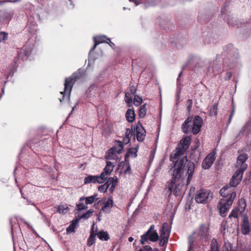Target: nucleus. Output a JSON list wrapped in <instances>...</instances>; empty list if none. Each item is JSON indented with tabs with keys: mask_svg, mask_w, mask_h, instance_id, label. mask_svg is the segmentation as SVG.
I'll return each mask as SVG.
<instances>
[{
	"mask_svg": "<svg viewBox=\"0 0 251 251\" xmlns=\"http://www.w3.org/2000/svg\"><path fill=\"white\" fill-rule=\"evenodd\" d=\"M234 112H235V109L233 108V109L232 110V111H231L230 115L228 117V123H227L228 125H229L230 123V122L232 120V117L234 115Z\"/></svg>",
	"mask_w": 251,
	"mask_h": 251,
	"instance_id": "46",
	"label": "nucleus"
},
{
	"mask_svg": "<svg viewBox=\"0 0 251 251\" xmlns=\"http://www.w3.org/2000/svg\"><path fill=\"white\" fill-rule=\"evenodd\" d=\"M250 230L248 217L246 216H244L243 218L241 226V231L243 234L246 235L250 232Z\"/></svg>",
	"mask_w": 251,
	"mask_h": 251,
	"instance_id": "18",
	"label": "nucleus"
},
{
	"mask_svg": "<svg viewBox=\"0 0 251 251\" xmlns=\"http://www.w3.org/2000/svg\"><path fill=\"white\" fill-rule=\"evenodd\" d=\"M250 122H247L246 124L241 128L239 133L236 136L235 139L238 138L240 136L242 135L244 132L246 131V130L250 126Z\"/></svg>",
	"mask_w": 251,
	"mask_h": 251,
	"instance_id": "32",
	"label": "nucleus"
},
{
	"mask_svg": "<svg viewBox=\"0 0 251 251\" xmlns=\"http://www.w3.org/2000/svg\"><path fill=\"white\" fill-rule=\"evenodd\" d=\"M248 158V156L247 153H242L240 154L237 158V163L242 164V166L240 168H242L243 166V165H247L245 164V162L247 160Z\"/></svg>",
	"mask_w": 251,
	"mask_h": 251,
	"instance_id": "24",
	"label": "nucleus"
},
{
	"mask_svg": "<svg viewBox=\"0 0 251 251\" xmlns=\"http://www.w3.org/2000/svg\"><path fill=\"white\" fill-rule=\"evenodd\" d=\"M20 193H21V194L22 195V198H24V199H25V197L23 193L22 190H20Z\"/></svg>",
	"mask_w": 251,
	"mask_h": 251,
	"instance_id": "61",
	"label": "nucleus"
},
{
	"mask_svg": "<svg viewBox=\"0 0 251 251\" xmlns=\"http://www.w3.org/2000/svg\"><path fill=\"white\" fill-rule=\"evenodd\" d=\"M10 15L8 13H5L3 15V18L4 20H8L10 18Z\"/></svg>",
	"mask_w": 251,
	"mask_h": 251,
	"instance_id": "52",
	"label": "nucleus"
},
{
	"mask_svg": "<svg viewBox=\"0 0 251 251\" xmlns=\"http://www.w3.org/2000/svg\"><path fill=\"white\" fill-rule=\"evenodd\" d=\"M8 38V34L4 32L0 33V42L4 41Z\"/></svg>",
	"mask_w": 251,
	"mask_h": 251,
	"instance_id": "41",
	"label": "nucleus"
},
{
	"mask_svg": "<svg viewBox=\"0 0 251 251\" xmlns=\"http://www.w3.org/2000/svg\"><path fill=\"white\" fill-rule=\"evenodd\" d=\"M105 38L106 39L107 38L105 36H104V35H100V36H99L98 37H94V41L95 43H94L93 47L91 49V50L90 51V53L96 49V48L98 45H99L100 43L105 42L104 41Z\"/></svg>",
	"mask_w": 251,
	"mask_h": 251,
	"instance_id": "21",
	"label": "nucleus"
},
{
	"mask_svg": "<svg viewBox=\"0 0 251 251\" xmlns=\"http://www.w3.org/2000/svg\"><path fill=\"white\" fill-rule=\"evenodd\" d=\"M31 51L30 48H25L21 50L17 55L18 59H20L22 60H26L28 55L30 54Z\"/></svg>",
	"mask_w": 251,
	"mask_h": 251,
	"instance_id": "17",
	"label": "nucleus"
},
{
	"mask_svg": "<svg viewBox=\"0 0 251 251\" xmlns=\"http://www.w3.org/2000/svg\"><path fill=\"white\" fill-rule=\"evenodd\" d=\"M208 71L210 72L211 70L213 71L215 75L218 74L221 71V65L217 64V62L211 63L208 68Z\"/></svg>",
	"mask_w": 251,
	"mask_h": 251,
	"instance_id": "20",
	"label": "nucleus"
},
{
	"mask_svg": "<svg viewBox=\"0 0 251 251\" xmlns=\"http://www.w3.org/2000/svg\"><path fill=\"white\" fill-rule=\"evenodd\" d=\"M129 1L130 2H133L135 4V6H137L140 4V2L137 0H129Z\"/></svg>",
	"mask_w": 251,
	"mask_h": 251,
	"instance_id": "56",
	"label": "nucleus"
},
{
	"mask_svg": "<svg viewBox=\"0 0 251 251\" xmlns=\"http://www.w3.org/2000/svg\"><path fill=\"white\" fill-rule=\"evenodd\" d=\"M21 0H8L7 2H12V3H16L20 1Z\"/></svg>",
	"mask_w": 251,
	"mask_h": 251,
	"instance_id": "57",
	"label": "nucleus"
},
{
	"mask_svg": "<svg viewBox=\"0 0 251 251\" xmlns=\"http://www.w3.org/2000/svg\"><path fill=\"white\" fill-rule=\"evenodd\" d=\"M193 243V239H191V237H190L189 238V250L188 251H190V249L192 248Z\"/></svg>",
	"mask_w": 251,
	"mask_h": 251,
	"instance_id": "51",
	"label": "nucleus"
},
{
	"mask_svg": "<svg viewBox=\"0 0 251 251\" xmlns=\"http://www.w3.org/2000/svg\"><path fill=\"white\" fill-rule=\"evenodd\" d=\"M103 176V175L102 174H100V176H99V175H96V176L89 175L85 177L84 183L85 184L90 183H102L105 181L102 178Z\"/></svg>",
	"mask_w": 251,
	"mask_h": 251,
	"instance_id": "12",
	"label": "nucleus"
},
{
	"mask_svg": "<svg viewBox=\"0 0 251 251\" xmlns=\"http://www.w3.org/2000/svg\"><path fill=\"white\" fill-rule=\"evenodd\" d=\"M142 102V99L141 97L135 95L133 99V103L136 106H138Z\"/></svg>",
	"mask_w": 251,
	"mask_h": 251,
	"instance_id": "34",
	"label": "nucleus"
},
{
	"mask_svg": "<svg viewBox=\"0 0 251 251\" xmlns=\"http://www.w3.org/2000/svg\"><path fill=\"white\" fill-rule=\"evenodd\" d=\"M76 206L78 208V211H81L82 210H85L88 208V206L84 205L83 203H79L76 204Z\"/></svg>",
	"mask_w": 251,
	"mask_h": 251,
	"instance_id": "39",
	"label": "nucleus"
},
{
	"mask_svg": "<svg viewBox=\"0 0 251 251\" xmlns=\"http://www.w3.org/2000/svg\"><path fill=\"white\" fill-rule=\"evenodd\" d=\"M106 39H107V40H108V41H109V42H106V43H108V44H109V45H110V46L111 47H112V48H113L114 47V46H115L114 44L113 43H112V42L111 41V40H110V38H106Z\"/></svg>",
	"mask_w": 251,
	"mask_h": 251,
	"instance_id": "54",
	"label": "nucleus"
},
{
	"mask_svg": "<svg viewBox=\"0 0 251 251\" xmlns=\"http://www.w3.org/2000/svg\"><path fill=\"white\" fill-rule=\"evenodd\" d=\"M97 233H95L93 230L92 229L90 236L87 240V245L89 246H92L95 242V237Z\"/></svg>",
	"mask_w": 251,
	"mask_h": 251,
	"instance_id": "26",
	"label": "nucleus"
},
{
	"mask_svg": "<svg viewBox=\"0 0 251 251\" xmlns=\"http://www.w3.org/2000/svg\"><path fill=\"white\" fill-rule=\"evenodd\" d=\"M218 106L216 104H214L212 109L210 110L211 115H216L218 112Z\"/></svg>",
	"mask_w": 251,
	"mask_h": 251,
	"instance_id": "37",
	"label": "nucleus"
},
{
	"mask_svg": "<svg viewBox=\"0 0 251 251\" xmlns=\"http://www.w3.org/2000/svg\"><path fill=\"white\" fill-rule=\"evenodd\" d=\"M202 123V119L200 116H195L193 120L192 118L189 117L182 124V129L186 134L193 132L194 134H197L201 130Z\"/></svg>",
	"mask_w": 251,
	"mask_h": 251,
	"instance_id": "4",
	"label": "nucleus"
},
{
	"mask_svg": "<svg viewBox=\"0 0 251 251\" xmlns=\"http://www.w3.org/2000/svg\"><path fill=\"white\" fill-rule=\"evenodd\" d=\"M74 108H75V106H74V107H73V108H72V111H71V112H72V111H73L74 110Z\"/></svg>",
	"mask_w": 251,
	"mask_h": 251,
	"instance_id": "64",
	"label": "nucleus"
},
{
	"mask_svg": "<svg viewBox=\"0 0 251 251\" xmlns=\"http://www.w3.org/2000/svg\"><path fill=\"white\" fill-rule=\"evenodd\" d=\"M194 233L197 234L201 240L207 242L209 239V225L205 224H201Z\"/></svg>",
	"mask_w": 251,
	"mask_h": 251,
	"instance_id": "9",
	"label": "nucleus"
},
{
	"mask_svg": "<svg viewBox=\"0 0 251 251\" xmlns=\"http://www.w3.org/2000/svg\"><path fill=\"white\" fill-rule=\"evenodd\" d=\"M238 210L237 208H234L231 212L230 214L229 215V218H238Z\"/></svg>",
	"mask_w": 251,
	"mask_h": 251,
	"instance_id": "35",
	"label": "nucleus"
},
{
	"mask_svg": "<svg viewBox=\"0 0 251 251\" xmlns=\"http://www.w3.org/2000/svg\"><path fill=\"white\" fill-rule=\"evenodd\" d=\"M154 226L151 225L148 231L141 236L140 242L142 245H144L148 240L155 242L158 240L159 236L156 231L153 230Z\"/></svg>",
	"mask_w": 251,
	"mask_h": 251,
	"instance_id": "7",
	"label": "nucleus"
},
{
	"mask_svg": "<svg viewBox=\"0 0 251 251\" xmlns=\"http://www.w3.org/2000/svg\"><path fill=\"white\" fill-rule=\"evenodd\" d=\"M113 205V201L112 197H110L106 201L103 202V205L102 206L101 210L106 213H109Z\"/></svg>",
	"mask_w": 251,
	"mask_h": 251,
	"instance_id": "19",
	"label": "nucleus"
},
{
	"mask_svg": "<svg viewBox=\"0 0 251 251\" xmlns=\"http://www.w3.org/2000/svg\"><path fill=\"white\" fill-rule=\"evenodd\" d=\"M128 153L129 154L134 155L135 157H136L137 156L136 151L130 149V150H129L128 151Z\"/></svg>",
	"mask_w": 251,
	"mask_h": 251,
	"instance_id": "53",
	"label": "nucleus"
},
{
	"mask_svg": "<svg viewBox=\"0 0 251 251\" xmlns=\"http://www.w3.org/2000/svg\"><path fill=\"white\" fill-rule=\"evenodd\" d=\"M136 136L138 141L143 142L146 136V131L140 122L136 125Z\"/></svg>",
	"mask_w": 251,
	"mask_h": 251,
	"instance_id": "11",
	"label": "nucleus"
},
{
	"mask_svg": "<svg viewBox=\"0 0 251 251\" xmlns=\"http://www.w3.org/2000/svg\"><path fill=\"white\" fill-rule=\"evenodd\" d=\"M115 149L114 148H111V149H110L109 150V155L110 156V154H114V153H115Z\"/></svg>",
	"mask_w": 251,
	"mask_h": 251,
	"instance_id": "55",
	"label": "nucleus"
},
{
	"mask_svg": "<svg viewBox=\"0 0 251 251\" xmlns=\"http://www.w3.org/2000/svg\"><path fill=\"white\" fill-rule=\"evenodd\" d=\"M186 168L187 175H188V176L187 178L186 185L187 186L189 185L193 177L195 169V164L193 162L189 161L186 164Z\"/></svg>",
	"mask_w": 251,
	"mask_h": 251,
	"instance_id": "14",
	"label": "nucleus"
},
{
	"mask_svg": "<svg viewBox=\"0 0 251 251\" xmlns=\"http://www.w3.org/2000/svg\"><path fill=\"white\" fill-rule=\"evenodd\" d=\"M210 191L201 189L198 191L195 195V200L197 203H206L211 199Z\"/></svg>",
	"mask_w": 251,
	"mask_h": 251,
	"instance_id": "8",
	"label": "nucleus"
},
{
	"mask_svg": "<svg viewBox=\"0 0 251 251\" xmlns=\"http://www.w3.org/2000/svg\"><path fill=\"white\" fill-rule=\"evenodd\" d=\"M135 114L134 111L131 109H128L126 113V117L129 123H132L135 119Z\"/></svg>",
	"mask_w": 251,
	"mask_h": 251,
	"instance_id": "23",
	"label": "nucleus"
},
{
	"mask_svg": "<svg viewBox=\"0 0 251 251\" xmlns=\"http://www.w3.org/2000/svg\"><path fill=\"white\" fill-rule=\"evenodd\" d=\"M79 220V219H75L72 221L71 224L66 229L67 233L75 232V228H76V225H77Z\"/></svg>",
	"mask_w": 251,
	"mask_h": 251,
	"instance_id": "22",
	"label": "nucleus"
},
{
	"mask_svg": "<svg viewBox=\"0 0 251 251\" xmlns=\"http://www.w3.org/2000/svg\"><path fill=\"white\" fill-rule=\"evenodd\" d=\"M185 151V150L181 147H179L176 149L175 152L170 155V160L172 163L170 166V173L174 176L173 180L176 176H180V173L183 171L184 163L187 161L186 156L181 158Z\"/></svg>",
	"mask_w": 251,
	"mask_h": 251,
	"instance_id": "2",
	"label": "nucleus"
},
{
	"mask_svg": "<svg viewBox=\"0 0 251 251\" xmlns=\"http://www.w3.org/2000/svg\"><path fill=\"white\" fill-rule=\"evenodd\" d=\"M223 251H233L231 245L230 243L226 244L223 247Z\"/></svg>",
	"mask_w": 251,
	"mask_h": 251,
	"instance_id": "42",
	"label": "nucleus"
},
{
	"mask_svg": "<svg viewBox=\"0 0 251 251\" xmlns=\"http://www.w3.org/2000/svg\"><path fill=\"white\" fill-rule=\"evenodd\" d=\"M132 134V130L129 128H126V137L129 138L130 135Z\"/></svg>",
	"mask_w": 251,
	"mask_h": 251,
	"instance_id": "47",
	"label": "nucleus"
},
{
	"mask_svg": "<svg viewBox=\"0 0 251 251\" xmlns=\"http://www.w3.org/2000/svg\"><path fill=\"white\" fill-rule=\"evenodd\" d=\"M228 3L226 2L221 8V14L224 20L231 26H234L237 25L234 18H229V15H226L228 10Z\"/></svg>",
	"mask_w": 251,
	"mask_h": 251,
	"instance_id": "10",
	"label": "nucleus"
},
{
	"mask_svg": "<svg viewBox=\"0 0 251 251\" xmlns=\"http://www.w3.org/2000/svg\"><path fill=\"white\" fill-rule=\"evenodd\" d=\"M136 92V88L134 86H131L130 87V92L131 94H134Z\"/></svg>",
	"mask_w": 251,
	"mask_h": 251,
	"instance_id": "49",
	"label": "nucleus"
},
{
	"mask_svg": "<svg viewBox=\"0 0 251 251\" xmlns=\"http://www.w3.org/2000/svg\"><path fill=\"white\" fill-rule=\"evenodd\" d=\"M187 111L190 112L191 110L192 107V104H193V101L191 99H188L187 100Z\"/></svg>",
	"mask_w": 251,
	"mask_h": 251,
	"instance_id": "43",
	"label": "nucleus"
},
{
	"mask_svg": "<svg viewBox=\"0 0 251 251\" xmlns=\"http://www.w3.org/2000/svg\"><path fill=\"white\" fill-rule=\"evenodd\" d=\"M84 200H85V198L84 197H82L80 198V199H79V201H83Z\"/></svg>",
	"mask_w": 251,
	"mask_h": 251,
	"instance_id": "62",
	"label": "nucleus"
},
{
	"mask_svg": "<svg viewBox=\"0 0 251 251\" xmlns=\"http://www.w3.org/2000/svg\"><path fill=\"white\" fill-rule=\"evenodd\" d=\"M246 168L247 165H243L242 168L238 169L232 176L229 185H226L220 190V194L223 198L219 202L218 207L220 214L223 217L226 215L236 196V192L232 191V187H235L239 184Z\"/></svg>",
	"mask_w": 251,
	"mask_h": 251,
	"instance_id": "1",
	"label": "nucleus"
},
{
	"mask_svg": "<svg viewBox=\"0 0 251 251\" xmlns=\"http://www.w3.org/2000/svg\"><path fill=\"white\" fill-rule=\"evenodd\" d=\"M80 76L79 73H75L69 78H65L64 91L60 92L62 95V98L59 99L60 102H62L66 98L67 99H70L73 84Z\"/></svg>",
	"mask_w": 251,
	"mask_h": 251,
	"instance_id": "5",
	"label": "nucleus"
},
{
	"mask_svg": "<svg viewBox=\"0 0 251 251\" xmlns=\"http://www.w3.org/2000/svg\"><path fill=\"white\" fill-rule=\"evenodd\" d=\"M30 201H27V204H29L30 203Z\"/></svg>",
	"mask_w": 251,
	"mask_h": 251,
	"instance_id": "63",
	"label": "nucleus"
},
{
	"mask_svg": "<svg viewBox=\"0 0 251 251\" xmlns=\"http://www.w3.org/2000/svg\"><path fill=\"white\" fill-rule=\"evenodd\" d=\"M68 208L67 207H65L64 205H60L58 207V212L60 213H66L67 212Z\"/></svg>",
	"mask_w": 251,
	"mask_h": 251,
	"instance_id": "36",
	"label": "nucleus"
},
{
	"mask_svg": "<svg viewBox=\"0 0 251 251\" xmlns=\"http://www.w3.org/2000/svg\"><path fill=\"white\" fill-rule=\"evenodd\" d=\"M166 225V223H164L162 225V229L160 233L161 238H162V237H167V238H169V233L168 229L165 227V226Z\"/></svg>",
	"mask_w": 251,
	"mask_h": 251,
	"instance_id": "29",
	"label": "nucleus"
},
{
	"mask_svg": "<svg viewBox=\"0 0 251 251\" xmlns=\"http://www.w3.org/2000/svg\"><path fill=\"white\" fill-rule=\"evenodd\" d=\"M117 183L118 178L117 176L111 177L108 178V180L103 185H105L107 189L109 188V191L110 193H113Z\"/></svg>",
	"mask_w": 251,
	"mask_h": 251,
	"instance_id": "15",
	"label": "nucleus"
},
{
	"mask_svg": "<svg viewBox=\"0 0 251 251\" xmlns=\"http://www.w3.org/2000/svg\"><path fill=\"white\" fill-rule=\"evenodd\" d=\"M98 190L100 192L105 193L107 191V189L106 188L105 185H101L98 187Z\"/></svg>",
	"mask_w": 251,
	"mask_h": 251,
	"instance_id": "45",
	"label": "nucleus"
},
{
	"mask_svg": "<svg viewBox=\"0 0 251 251\" xmlns=\"http://www.w3.org/2000/svg\"><path fill=\"white\" fill-rule=\"evenodd\" d=\"M221 56L224 60V65H226L229 69H233L236 66L239 58L237 49L231 44L224 47Z\"/></svg>",
	"mask_w": 251,
	"mask_h": 251,
	"instance_id": "3",
	"label": "nucleus"
},
{
	"mask_svg": "<svg viewBox=\"0 0 251 251\" xmlns=\"http://www.w3.org/2000/svg\"><path fill=\"white\" fill-rule=\"evenodd\" d=\"M182 71H181L179 73L178 77V78H177V83H179V77H180V76H181V75H182Z\"/></svg>",
	"mask_w": 251,
	"mask_h": 251,
	"instance_id": "58",
	"label": "nucleus"
},
{
	"mask_svg": "<svg viewBox=\"0 0 251 251\" xmlns=\"http://www.w3.org/2000/svg\"><path fill=\"white\" fill-rule=\"evenodd\" d=\"M168 242V238L167 237H162V238L160 239L159 242V245L161 247H163L165 245H166Z\"/></svg>",
	"mask_w": 251,
	"mask_h": 251,
	"instance_id": "40",
	"label": "nucleus"
},
{
	"mask_svg": "<svg viewBox=\"0 0 251 251\" xmlns=\"http://www.w3.org/2000/svg\"><path fill=\"white\" fill-rule=\"evenodd\" d=\"M216 159L215 154L210 153L204 159L202 162V168L204 169H208L213 164Z\"/></svg>",
	"mask_w": 251,
	"mask_h": 251,
	"instance_id": "13",
	"label": "nucleus"
},
{
	"mask_svg": "<svg viewBox=\"0 0 251 251\" xmlns=\"http://www.w3.org/2000/svg\"><path fill=\"white\" fill-rule=\"evenodd\" d=\"M138 251H152V248L150 246L146 245L143 246L142 248L140 249Z\"/></svg>",
	"mask_w": 251,
	"mask_h": 251,
	"instance_id": "44",
	"label": "nucleus"
},
{
	"mask_svg": "<svg viewBox=\"0 0 251 251\" xmlns=\"http://www.w3.org/2000/svg\"><path fill=\"white\" fill-rule=\"evenodd\" d=\"M190 143V138L189 137H185L180 141V147L185 150L188 148Z\"/></svg>",
	"mask_w": 251,
	"mask_h": 251,
	"instance_id": "27",
	"label": "nucleus"
},
{
	"mask_svg": "<svg viewBox=\"0 0 251 251\" xmlns=\"http://www.w3.org/2000/svg\"><path fill=\"white\" fill-rule=\"evenodd\" d=\"M119 150L118 151H117V152L119 153H121L122 151V150H123V148H124V146H123V144H122V143H120L119 145Z\"/></svg>",
	"mask_w": 251,
	"mask_h": 251,
	"instance_id": "50",
	"label": "nucleus"
},
{
	"mask_svg": "<svg viewBox=\"0 0 251 251\" xmlns=\"http://www.w3.org/2000/svg\"><path fill=\"white\" fill-rule=\"evenodd\" d=\"M98 195L97 194H95L94 195L88 197H86L85 198V203L86 204H92L96 200H97Z\"/></svg>",
	"mask_w": 251,
	"mask_h": 251,
	"instance_id": "31",
	"label": "nucleus"
},
{
	"mask_svg": "<svg viewBox=\"0 0 251 251\" xmlns=\"http://www.w3.org/2000/svg\"><path fill=\"white\" fill-rule=\"evenodd\" d=\"M146 105L147 104L145 103L143 105H142L139 110V117L140 118H144L147 113V108H146Z\"/></svg>",
	"mask_w": 251,
	"mask_h": 251,
	"instance_id": "30",
	"label": "nucleus"
},
{
	"mask_svg": "<svg viewBox=\"0 0 251 251\" xmlns=\"http://www.w3.org/2000/svg\"><path fill=\"white\" fill-rule=\"evenodd\" d=\"M209 251H220L217 240L215 238L212 239L210 244V249Z\"/></svg>",
	"mask_w": 251,
	"mask_h": 251,
	"instance_id": "28",
	"label": "nucleus"
},
{
	"mask_svg": "<svg viewBox=\"0 0 251 251\" xmlns=\"http://www.w3.org/2000/svg\"><path fill=\"white\" fill-rule=\"evenodd\" d=\"M93 212H94V210L93 209H89L86 213H85L84 214H83L82 215H81L80 216L79 219H88L89 218H90L92 216V213H93Z\"/></svg>",
	"mask_w": 251,
	"mask_h": 251,
	"instance_id": "33",
	"label": "nucleus"
},
{
	"mask_svg": "<svg viewBox=\"0 0 251 251\" xmlns=\"http://www.w3.org/2000/svg\"><path fill=\"white\" fill-rule=\"evenodd\" d=\"M114 165L110 161H107L106 165L103 169V171L100 174L103 175V179L105 181L108 178V176L113 171Z\"/></svg>",
	"mask_w": 251,
	"mask_h": 251,
	"instance_id": "16",
	"label": "nucleus"
},
{
	"mask_svg": "<svg viewBox=\"0 0 251 251\" xmlns=\"http://www.w3.org/2000/svg\"><path fill=\"white\" fill-rule=\"evenodd\" d=\"M130 172V166L128 165L127 168L126 169V172Z\"/></svg>",
	"mask_w": 251,
	"mask_h": 251,
	"instance_id": "60",
	"label": "nucleus"
},
{
	"mask_svg": "<svg viewBox=\"0 0 251 251\" xmlns=\"http://www.w3.org/2000/svg\"><path fill=\"white\" fill-rule=\"evenodd\" d=\"M232 77V73L231 72H227L226 73V75L225 77V80H229Z\"/></svg>",
	"mask_w": 251,
	"mask_h": 251,
	"instance_id": "48",
	"label": "nucleus"
},
{
	"mask_svg": "<svg viewBox=\"0 0 251 251\" xmlns=\"http://www.w3.org/2000/svg\"><path fill=\"white\" fill-rule=\"evenodd\" d=\"M128 240L129 242H132L133 241L134 239H133V237H130L128 238Z\"/></svg>",
	"mask_w": 251,
	"mask_h": 251,
	"instance_id": "59",
	"label": "nucleus"
},
{
	"mask_svg": "<svg viewBox=\"0 0 251 251\" xmlns=\"http://www.w3.org/2000/svg\"><path fill=\"white\" fill-rule=\"evenodd\" d=\"M98 238L102 241H108L109 239V235L106 231L101 230L97 233Z\"/></svg>",
	"mask_w": 251,
	"mask_h": 251,
	"instance_id": "25",
	"label": "nucleus"
},
{
	"mask_svg": "<svg viewBox=\"0 0 251 251\" xmlns=\"http://www.w3.org/2000/svg\"><path fill=\"white\" fill-rule=\"evenodd\" d=\"M182 173L183 171L180 172V176H178V177L176 176L174 180H173V175H171L172 176V177L170 182L168 183V188L169 191L170 192H172L173 191L174 195L176 196L180 195L183 186V177L182 176Z\"/></svg>",
	"mask_w": 251,
	"mask_h": 251,
	"instance_id": "6",
	"label": "nucleus"
},
{
	"mask_svg": "<svg viewBox=\"0 0 251 251\" xmlns=\"http://www.w3.org/2000/svg\"><path fill=\"white\" fill-rule=\"evenodd\" d=\"M132 97L130 96V94L128 92L125 93V101L129 104L132 102Z\"/></svg>",
	"mask_w": 251,
	"mask_h": 251,
	"instance_id": "38",
	"label": "nucleus"
}]
</instances>
